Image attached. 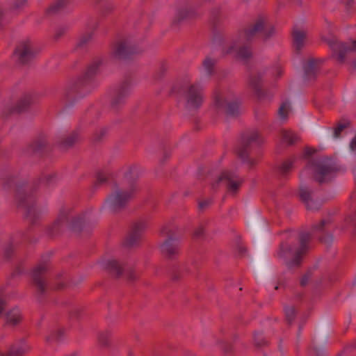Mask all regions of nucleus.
Returning <instances> with one entry per match:
<instances>
[{"instance_id":"obj_1","label":"nucleus","mask_w":356,"mask_h":356,"mask_svg":"<svg viewBox=\"0 0 356 356\" xmlns=\"http://www.w3.org/2000/svg\"><path fill=\"white\" fill-rule=\"evenodd\" d=\"M3 188L6 191H15L17 206L26 211V218L32 223L46 212V207L36 200L34 184L26 177L16 175H8L3 181Z\"/></svg>"},{"instance_id":"obj_2","label":"nucleus","mask_w":356,"mask_h":356,"mask_svg":"<svg viewBox=\"0 0 356 356\" xmlns=\"http://www.w3.org/2000/svg\"><path fill=\"white\" fill-rule=\"evenodd\" d=\"M217 59L210 55L207 56L199 67L200 77L195 84L187 79L178 81L172 88V92L182 95L186 106L188 109L199 108L203 101L202 87L209 83L216 73Z\"/></svg>"},{"instance_id":"obj_3","label":"nucleus","mask_w":356,"mask_h":356,"mask_svg":"<svg viewBox=\"0 0 356 356\" xmlns=\"http://www.w3.org/2000/svg\"><path fill=\"white\" fill-rule=\"evenodd\" d=\"M88 221V212H76L71 206H65L60 209L57 219L47 229V234L53 237L60 234L65 229L79 232Z\"/></svg>"},{"instance_id":"obj_4","label":"nucleus","mask_w":356,"mask_h":356,"mask_svg":"<svg viewBox=\"0 0 356 356\" xmlns=\"http://www.w3.org/2000/svg\"><path fill=\"white\" fill-rule=\"evenodd\" d=\"M306 168L312 169V178L319 186L331 183L341 170L334 159L325 156L310 159Z\"/></svg>"},{"instance_id":"obj_5","label":"nucleus","mask_w":356,"mask_h":356,"mask_svg":"<svg viewBox=\"0 0 356 356\" xmlns=\"http://www.w3.org/2000/svg\"><path fill=\"white\" fill-rule=\"evenodd\" d=\"M137 186L133 183L115 186L106 198L102 209L110 213L123 210L134 197Z\"/></svg>"},{"instance_id":"obj_6","label":"nucleus","mask_w":356,"mask_h":356,"mask_svg":"<svg viewBox=\"0 0 356 356\" xmlns=\"http://www.w3.org/2000/svg\"><path fill=\"white\" fill-rule=\"evenodd\" d=\"M275 35V29L273 25L268 24V19L263 15H258L246 27V44L257 39L265 42ZM253 57L251 47L246 45V65L248 60Z\"/></svg>"},{"instance_id":"obj_7","label":"nucleus","mask_w":356,"mask_h":356,"mask_svg":"<svg viewBox=\"0 0 356 356\" xmlns=\"http://www.w3.org/2000/svg\"><path fill=\"white\" fill-rule=\"evenodd\" d=\"M311 239L312 234L309 232H299L297 238L299 244L298 247L294 248L286 243L282 242L279 245L277 252V257L279 258H286L288 254H293V259L286 261V266L289 269L300 267L303 256L309 250Z\"/></svg>"},{"instance_id":"obj_8","label":"nucleus","mask_w":356,"mask_h":356,"mask_svg":"<svg viewBox=\"0 0 356 356\" xmlns=\"http://www.w3.org/2000/svg\"><path fill=\"white\" fill-rule=\"evenodd\" d=\"M102 64V59L101 58H94L84 74L65 92V97L67 99H70L74 96L81 97L89 92L93 79Z\"/></svg>"},{"instance_id":"obj_9","label":"nucleus","mask_w":356,"mask_h":356,"mask_svg":"<svg viewBox=\"0 0 356 356\" xmlns=\"http://www.w3.org/2000/svg\"><path fill=\"white\" fill-rule=\"evenodd\" d=\"M222 52L225 55H230L238 61L245 60V31L243 29L235 33L230 43L222 47Z\"/></svg>"},{"instance_id":"obj_10","label":"nucleus","mask_w":356,"mask_h":356,"mask_svg":"<svg viewBox=\"0 0 356 356\" xmlns=\"http://www.w3.org/2000/svg\"><path fill=\"white\" fill-rule=\"evenodd\" d=\"M242 101L237 97L227 98L218 95L215 97V108L217 112L226 115L227 118H236L240 113Z\"/></svg>"},{"instance_id":"obj_11","label":"nucleus","mask_w":356,"mask_h":356,"mask_svg":"<svg viewBox=\"0 0 356 356\" xmlns=\"http://www.w3.org/2000/svg\"><path fill=\"white\" fill-rule=\"evenodd\" d=\"M141 51L142 49L131 38H121L113 44L111 54L118 59H127Z\"/></svg>"},{"instance_id":"obj_12","label":"nucleus","mask_w":356,"mask_h":356,"mask_svg":"<svg viewBox=\"0 0 356 356\" xmlns=\"http://www.w3.org/2000/svg\"><path fill=\"white\" fill-rule=\"evenodd\" d=\"M165 239L160 244L159 249L162 254L172 258L179 252V237L175 231L167 227L161 230Z\"/></svg>"},{"instance_id":"obj_13","label":"nucleus","mask_w":356,"mask_h":356,"mask_svg":"<svg viewBox=\"0 0 356 356\" xmlns=\"http://www.w3.org/2000/svg\"><path fill=\"white\" fill-rule=\"evenodd\" d=\"M264 75L265 71H252L248 74V86L259 100H264L272 97L270 92L264 88Z\"/></svg>"},{"instance_id":"obj_14","label":"nucleus","mask_w":356,"mask_h":356,"mask_svg":"<svg viewBox=\"0 0 356 356\" xmlns=\"http://www.w3.org/2000/svg\"><path fill=\"white\" fill-rule=\"evenodd\" d=\"M147 227V221L145 218L135 220L131 225L130 230L124 241V246L133 248L138 245L143 234Z\"/></svg>"},{"instance_id":"obj_15","label":"nucleus","mask_w":356,"mask_h":356,"mask_svg":"<svg viewBox=\"0 0 356 356\" xmlns=\"http://www.w3.org/2000/svg\"><path fill=\"white\" fill-rule=\"evenodd\" d=\"M102 268L108 270L111 273L116 277L121 276L124 272L129 280H134L136 278L134 270L128 267H124L118 261L114 259H103L100 261Z\"/></svg>"},{"instance_id":"obj_16","label":"nucleus","mask_w":356,"mask_h":356,"mask_svg":"<svg viewBox=\"0 0 356 356\" xmlns=\"http://www.w3.org/2000/svg\"><path fill=\"white\" fill-rule=\"evenodd\" d=\"M131 90V83L130 81L123 82L113 92L111 99V106L113 109H118L125 103V101L129 95Z\"/></svg>"},{"instance_id":"obj_17","label":"nucleus","mask_w":356,"mask_h":356,"mask_svg":"<svg viewBox=\"0 0 356 356\" xmlns=\"http://www.w3.org/2000/svg\"><path fill=\"white\" fill-rule=\"evenodd\" d=\"M327 42L340 63L344 62L346 53L356 51V40L353 42L352 44H348L334 40H327Z\"/></svg>"},{"instance_id":"obj_18","label":"nucleus","mask_w":356,"mask_h":356,"mask_svg":"<svg viewBox=\"0 0 356 356\" xmlns=\"http://www.w3.org/2000/svg\"><path fill=\"white\" fill-rule=\"evenodd\" d=\"M332 225V220L330 218L323 219L318 223L314 224L312 226V230L314 232L321 233V235L318 237L319 241L329 245L333 240V234L329 232Z\"/></svg>"},{"instance_id":"obj_19","label":"nucleus","mask_w":356,"mask_h":356,"mask_svg":"<svg viewBox=\"0 0 356 356\" xmlns=\"http://www.w3.org/2000/svg\"><path fill=\"white\" fill-rule=\"evenodd\" d=\"M36 51L33 44L29 41H22L17 47L15 54L22 63H26L35 55Z\"/></svg>"},{"instance_id":"obj_20","label":"nucleus","mask_w":356,"mask_h":356,"mask_svg":"<svg viewBox=\"0 0 356 356\" xmlns=\"http://www.w3.org/2000/svg\"><path fill=\"white\" fill-rule=\"evenodd\" d=\"M299 196L300 200L305 204L307 210L318 211L321 205V202L315 200L312 198L313 191L305 185H300L299 189Z\"/></svg>"},{"instance_id":"obj_21","label":"nucleus","mask_w":356,"mask_h":356,"mask_svg":"<svg viewBox=\"0 0 356 356\" xmlns=\"http://www.w3.org/2000/svg\"><path fill=\"white\" fill-rule=\"evenodd\" d=\"M220 185H225L230 193L234 194L238 191L239 182L235 177L223 173L212 184L211 187L216 190Z\"/></svg>"},{"instance_id":"obj_22","label":"nucleus","mask_w":356,"mask_h":356,"mask_svg":"<svg viewBox=\"0 0 356 356\" xmlns=\"http://www.w3.org/2000/svg\"><path fill=\"white\" fill-rule=\"evenodd\" d=\"M46 270L47 265L41 264L33 270L32 274L33 283L40 295L44 294L47 289L46 282L43 277Z\"/></svg>"},{"instance_id":"obj_23","label":"nucleus","mask_w":356,"mask_h":356,"mask_svg":"<svg viewBox=\"0 0 356 356\" xmlns=\"http://www.w3.org/2000/svg\"><path fill=\"white\" fill-rule=\"evenodd\" d=\"M217 14L212 13V42L214 45L221 46L226 39L225 29L218 24Z\"/></svg>"},{"instance_id":"obj_24","label":"nucleus","mask_w":356,"mask_h":356,"mask_svg":"<svg viewBox=\"0 0 356 356\" xmlns=\"http://www.w3.org/2000/svg\"><path fill=\"white\" fill-rule=\"evenodd\" d=\"M16 296V291L9 287V284L0 286V318L2 317L5 308L9 300Z\"/></svg>"},{"instance_id":"obj_25","label":"nucleus","mask_w":356,"mask_h":356,"mask_svg":"<svg viewBox=\"0 0 356 356\" xmlns=\"http://www.w3.org/2000/svg\"><path fill=\"white\" fill-rule=\"evenodd\" d=\"M318 61H320V60L310 58L307 60V63L303 65L305 80L310 81L316 79L319 71L317 66Z\"/></svg>"},{"instance_id":"obj_26","label":"nucleus","mask_w":356,"mask_h":356,"mask_svg":"<svg viewBox=\"0 0 356 356\" xmlns=\"http://www.w3.org/2000/svg\"><path fill=\"white\" fill-rule=\"evenodd\" d=\"M197 4L188 3L182 7L177 13L175 22L179 23L184 19H191L196 16Z\"/></svg>"},{"instance_id":"obj_27","label":"nucleus","mask_w":356,"mask_h":356,"mask_svg":"<svg viewBox=\"0 0 356 356\" xmlns=\"http://www.w3.org/2000/svg\"><path fill=\"white\" fill-rule=\"evenodd\" d=\"M264 138L257 130H252L246 135V154L253 147H259L264 143Z\"/></svg>"},{"instance_id":"obj_28","label":"nucleus","mask_w":356,"mask_h":356,"mask_svg":"<svg viewBox=\"0 0 356 356\" xmlns=\"http://www.w3.org/2000/svg\"><path fill=\"white\" fill-rule=\"evenodd\" d=\"M79 140V134L73 131L68 134L60 135L58 137L57 143L60 148L67 149L72 147Z\"/></svg>"},{"instance_id":"obj_29","label":"nucleus","mask_w":356,"mask_h":356,"mask_svg":"<svg viewBox=\"0 0 356 356\" xmlns=\"http://www.w3.org/2000/svg\"><path fill=\"white\" fill-rule=\"evenodd\" d=\"M30 349L24 339L21 340L17 343L13 345L8 353H0V356H22Z\"/></svg>"},{"instance_id":"obj_30","label":"nucleus","mask_w":356,"mask_h":356,"mask_svg":"<svg viewBox=\"0 0 356 356\" xmlns=\"http://www.w3.org/2000/svg\"><path fill=\"white\" fill-rule=\"evenodd\" d=\"M4 317L7 325L15 326L22 320L21 311L17 307H13L5 313Z\"/></svg>"},{"instance_id":"obj_31","label":"nucleus","mask_w":356,"mask_h":356,"mask_svg":"<svg viewBox=\"0 0 356 356\" xmlns=\"http://www.w3.org/2000/svg\"><path fill=\"white\" fill-rule=\"evenodd\" d=\"M48 145L47 136L44 133L38 134L33 140L31 147L34 152H40L44 149Z\"/></svg>"},{"instance_id":"obj_32","label":"nucleus","mask_w":356,"mask_h":356,"mask_svg":"<svg viewBox=\"0 0 356 356\" xmlns=\"http://www.w3.org/2000/svg\"><path fill=\"white\" fill-rule=\"evenodd\" d=\"M293 46L297 52H300L304 46L306 33L303 31L294 29L292 32Z\"/></svg>"},{"instance_id":"obj_33","label":"nucleus","mask_w":356,"mask_h":356,"mask_svg":"<svg viewBox=\"0 0 356 356\" xmlns=\"http://www.w3.org/2000/svg\"><path fill=\"white\" fill-rule=\"evenodd\" d=\"M139 168L137 165H131L127 167L124 171V177L127 183H133L136 186V179L138 176Z\"/></svg>"},{"instance_id":"obj_34","label":"nucleus","mask_w":356,"mask_h":356,"mask_svg":"<svg viewBox=\"0 0 356 356\" xmlns=\"http://www.w3.org/2000/svg\"><path fill=\"white\" fill-rule=\"evenodd\" d=\"M32 97L30 94H25L18 102L17 104L10 108V112H22L31 104Z\"/></svg>"},{"instance_id":"obj_35","label":"nucleus","mask_w":356,"mask_h":356,"mask_svg":"<svg viewBox=\"0 0 356 356\" xmlns=\"http://www.w3.org/2000/svg\"><path fill=\"white\" fill-rule=\"evenodd\" d=\"M281 137L282 142L286 143L287 145H293L300 140V138L295 133L289 130H282Z\"/></svg>"},{"instance_id":"obj_36","label":"nucleus","mask_w":356,"mask_h":356,"mask_svg":"<svg viewBox=\"0 0 356 356\" xmlns=\"http://www.w3.org/2000/svg\"><path fill=\"white\" fill-rule=\"evenodd\" d=\"M93 38V33L92 31H88L82 34L79 38L76 44V49H83L92 41Z\"/></svg>"},{"instance_id":"obj_37","label":"nucleus","mask_w":356,"mask_h":356,"mask_svg":"<svg viewBox=\"0 0 356 356\" xmlns=\"http://www.w3.org/2000/svg\"><path fill=\"white\" fill-rule=\"evenodd\" d=\"M70 3V0H57L49 7L48 13L50 14H56L63 11L67 8Z\"/></svg>"},{"instance_id":"obj_38","label":"nucleus","mask_w":356,"mask_h":356,"mask_svg":"<svg viewBox=\"0 0 356 356\" xmlns=\"http://www.w3.org/2000/svg\"><path fill=\"white\" fill-rule=\"evenodd\" d=\"M233 250L237 257H243L244 254L243 241L242 236H236L233 241Z\"/></svg>"},{"instance_id":"obj_39","label":"nucleus","mask_w":356,"mask_h":356,"mask_svg":"<svg viewBox=\"0 0 356 356\" xmlns=\"http://www.w3.org/2000/svg\"><path fill=\"white\" fill-rule=\"evenodd\" d=\"M343 122H339L337 127L333 129V137L338 138L341 136V131L348 127L350 124V122L348 120H342Z\"/></svg>"},{"instance_id":"obj_40","label":"nucleus","mask_w":356,"mask_h":356,"mask_svg":"<svg viewBox=\"0 0 356 356\" xmlns=\"http://www.w3.org/2000/svg\"><path fill=\"white\" fill-rule=\"evenodd\" d=\"M63 334V330L61 329H58L54 332H51L49 334L45 336V340L47 343L58 341L62 339Z\"/></svg>"},{"instance_id":"obj_41","label":"nucleus","mask_w":356,"mask_h":356,"mask_svg":"<svg viewBox=\"0 0 356 356\" xmlns=\"http://www.w3.org/2000/svg\"><path fill=\"white\" fill-rule=\"evenodd\" d=\"M293 166V161L286 160L284 161L278 168L277 172L282 176L286 175L291 170Z\"/></svg>"},{"instance_id":"obj_42","label":"nucleus","mask_w":356,"mask_h":356,"mask_svg":"<svg viewBox=\"0 0 356 356\" xmlns=\"http://www.w3.org/2000/svg\"><path fill=\"white\" fill-rule=\"evenodd\" d=\"M285 317L287 323L291 325L296 318V311L294 307L287 306L284 308Z\"/></svg>"},{"instance_id":"obj_43","label":"nucleus","mask_w":356,"mask_h":356,"mask_svg":"<svg viewBox=\"0 0 356 356\" xmlns=\"http://www.w3.org/2000/svg\"><path fill=\"white\" fill-rule=\"evenodd\" d=\"M251 227L254 232L263 230L264 227H267V222L262 217H259L254 222H251Z\"/></svg>"},{"instance_id":"obj_44","label":"nucleus","mask_w":356,"mask_h":356,"mask_svg":"<svg viewBox=\"0 0 356 356\" xmlns=\"http://www.w3.org/2000/svg\"><path fill=\"white\" fill-rule=\"evenodd\" d=\"M10 17V13L8 10L0 5V28L6 24Z\"/></svg>"},{"instance_id":"obj_45","label":"nucleus","mask_w":356,"mask_h":356,"mask_svg":"<svg viewBox=\"0 0 356 356\" xmlns=\"http://www.w3.org/2000/svg\"><path fill=\"white\" fill-rule=\"evenodd\" d=\"M254 341L255 346L261 348L268 345V341L264 337L263 334L260 332H256L254 334Z\"/></svg>"},{"instance_id":"obj_46","label":"nucleus","mask_w":356,"mask_h":356,"mask_svg":"<svg viewBox=\"0 0 356 356\" xmlns=\"http://www.w3.org/2000/svg\"><path fill=\"white\" fill-rule=\"evenodd\" d=\"M215 344L219 347V348H220L225 353H228L231 350L230 345L223 339H216Z\"/></svg>"},{"instance_id":"obj_47","label":"nucleus","mask_w":356,"mask_h":356,"mask_svg":"<svg viewBox=\"0 0 356 356\" xmlns=\"http://www.w3.org/2000/svg\"><path fill=\"white\" fill-rule=\"evenodd\" d=\"M56 180V174L53 172H47L42 177V181L50 185Z\"/></svg>"},{"instance_id":"obj_48","label":"nucleus","mask_w":356,"mask_h":356,"mask_svg":"<svg viewBox=\"0 0 356 356\" xmlns=\"http://www.w3.org/2000/svg\"><path fill=\"white\" fill-rule=\"evenodd\" d=\"M287 107H289V104L284 102L278 109V115L282 120H286L288 118V111L286 109Z\"/></svg>"},{"instance_id":"obj_49","label":"nucleus","mask_w":356,"mask_h":356,"mask_svg":"<svg viewBox=\"0 0 356 356\" xmlns=\"http://www.w3.org/2000/svg\"><path fill=\"white\" fill-rule=\"evenodd\" d=\"M109 333L108 332H100L98 335L99 343L104 346H106L108 343Z\"/></svg>"},{"instance_id":"obj_50","label":"nucleus","mask_w":356,"mask_h":356,"mask_svg":"<svg viewBox=\"0 0 356 356\" xmlns=\"http://www.w3.org/2000/svg\"><path fill=\"white\" fill-rule=\"evenodd\" d=\"M250 154L251 151H248V154H246V168H248L250 170L252 169L257 163V159L251 157Z\"/></svg>"},{"instance_id":"obj_51","label":"nucleus","mask_w":356,"mask_h":356,"mask_svg":"<svg viewBox=\"0 0 356 356\" xmlns=\"http://www.w3.org/2000/svg\"><path fill=\"white\" fill-rule=\"evenodd\" d=\"M312 270H309L307 271V273L301 277L300 279V284L302 286H305L309 279L312 277Z\"/></svg>"},{"instance_id":"obj_52","label":"nucleus","mask_w":356,"mask_h":356,"mask_svg":"<svg viewBox=\"0 0 356 356\" xmlns=\"http://www.w3.org/2000/svg\"><path fill=\"white\" fill-rule=\"evenodd\" d=\"M109 178V175L107 173L100 172L97 175V182L99 184L106 183Z\"/></svg>"},{"instance_id":"obj_53","label":"nucleus","mask_w":356,"mask_h":356,"mask_svg":"<svg viewBox=\"0 0 356 356\" xmlns=\"http://www.w3.org/2000/svg\"><path fill=\"white\" fill-rule=\"evenodd\" d=\"M312 349L314 350L316 356H324V350L322 348L318 347L316 345L315 340L312 341Z\"/></svg>"},{"instance_id":"obj_54","label":"nucleus","mask_w":356,"mask_h":356,"mask_svg":"<svg viewBox=\"0 0 356 356\" xmlns=\"http://www.w3.org/2000/svg\"><path fill=\"white\" fill-rule=\"evenodd\" d=\"M27 0H15L11 8L12 10H18L22 8L26 3Z\"/></svg>"},{"instance_id":"obj_55","label":"nucleus","mask_w":356,"mask_h":356,"mask_svg":"<svg viewBox=\"0 0 356 356\" xmlns=\"http://www.w3.org/2000/svg\"><path fill=\"white\" fill-rule=\"evenodd\" d=\"M14 250L13 245L10 243L6 248L4 250V257L6 259H9L11 256V253Z\"/></svg>"},{"instance_id":"obj_56","label":"nucleus","mask_w":356,"mask_h":356,"mask_svg":"<svg viewBox=\"0 0 356 356\" xmlns=\"http://www.w3.org/2000/svg\"><path fill=\"white\" fill-rule=\"evenodd\" d=\"M211 200L210 199L203 200L199 202V209L204 210L211 204Z\"/></svg>"},{"instance_id":"obj_57","label":"nucleus","mask_w":356,"mask_h":356,"mask_svg":"<svg viewBox=\"0 0 356 356\" xmlns=\"http://www.w3.org/2000/svg\"><path fill=\"white\" fill-rule=\"evenodd\" d=\"M106 130L105 128H101L95 135V140H99L102 139L103 136L106 134Z\"/></svg>"},{"instance_id":"obj_58","label":"nucleus","mask_w":356,"mask_h":356,"mask_svg":"<svg viewBox=\"0 0 356 356\" xmlns=\"http://www.w3.org/2000/svg\"><path fill=\"white\" fill-rule=\"evenodd\" d=\"M203 234H204V227L202 225L195 228V229L194 231V236L196 238L201 237L203 235Z\"/></svg>"},{"instance_id":"obj_59","label":"nucleus","mask_w":356,"mask_h":356,"mask_svg":"<svg viewBox=\"0 0 356 356\" xmlns=\"http://www.w3.org/2000/svg\"><path fill=\"white\" fill-rule=\"evenodd\" d=\"M236 153H237L238 156L240 157V159L242 161H243L244 154H245L243 144H241V146L236 149Z\"/></svg>"},{"instance_id":"obj_60","label":"nucleus","mask_w":356,"mask_h":356,"mask_svg":"<svg viewBox=\"0 0 356 356\" xmlns=\"http://www.w3.org/2000/svg\"><path fill=\"white\" fill-rule=\"evenodd\" d=\"M316 150L312 147H306L305 149V156L309 157L315 154Z\"/></svg>"},{"instance_id":"obj_61","label":"nucleus","mask_w":356,"mask_h":356,"mask_svg":"<svg viewBox=\"0 0 356 356\" xmlns=\"http://www.w3.org/2000/svg\"><path fill=\"white\" fill-rule=\"evenodd\" d=\"M65 278L64 279H61V278H58L57 281H56V289H62L64 287L65 283Z\"/></svg>"},{"instance_id":"obj_62","label":"nucleus","mask_w":356,"mask_h":356,"mask_svg":"<svg viewBox=\"0 0 356 356\" xmlns=\"http://www.w3.org/2000/svg\"><path fill=\"white\" fill-rule=\"evenodd\" d=\"M350 147L352 151L356 152V136L351 140Z\"/></svg>"},{"instance_id":"obj_63","label":"nucleus","mask_w":356,"mask_h":356,"mask_svg":"<svg viewBox=\"0 0 356 356\" xmlns=\"http://www.w3.org/2000/svg\"><path fill=\"white\" fill-rule=\"evenodd\" d=\"M64 32H65V29H64L63 28H59V29L56 31V33H55V37H56V38H59V37H60V36L63 34V33H64Z\"/></svg>"},{"instance_id":"obj_64","label":"nucleus","mask_w":356,"mask_h":356,"mask_svg":"<svg viewBox=\"0 0 356 356\" xmlns=\"http://www.w3.org/2000/svg\"><path fill=\"white\" fill-rule=\"evenodd\" d=\"M348 219L351 222H353V225L356 228V211L355 213L353 215L348 217Z\"/></svg>"}]
</instances>
